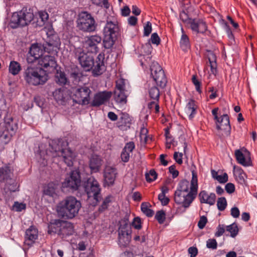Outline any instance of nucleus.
<instances>
[{"instance_id":"bf43d9fd","label":"nucleus","mask_w":257,"mask_h":257,"mask_svg":"<svg viewBox=\"0 0 257 257\" xmlns=\"http://www.w3.org/2000/svg\"><path fill=\"white\" fill-rule=\"evenodd\" d=\"M132 226L136 229H139L141 228V220L139 217H135L132 222Z\"/></svg>"},{"instance_id":"1a4fd4ad","label":"nucleus","mask_w":257,"mask_h":257,"mask_svg":"<svg viewBox=\"0 0 257 257\" xmlns=\"http://www.w3.org/2000/svg\"><path fill=\"white\" fill-rule=\"evenodd\" d=\"M84 190L89 199L92 198L94 202L92 206H95L100 199V194L101 189L98 181L93 177H89L83 184Z\"/></svg>"},{"instance_id":"f3484780","label":"nucleus","mask_w":257,"mask_h":257,"mask_svg":"<svg viewBox=\"0 0 257 257\" xmlns=\"http://www.w3.org/2000/svg\"><path fill=\"white\" fill-rule=\"evenodd\" d=\"M111 91H104L96 93L91 103V106L98 107L108 101L112 96Z\"/></svg>"},{"instance_id":"58836bf2","label":"nucleus","mask_w":257,"mask_h":257,"mask_svg":"<svg viewBox=\"0 0 257 257\" xmlns=\"http://www.w3.org/2000/svg\"><path fill=\"white\" fill-rule=\"evenodd\" d=\"M21 70V66L17 61H11L9 66V71L13 75H17Z\"/></svg>"},{"instance_id":"c85d7f7f","label":"nucleus","mask_w":257,"mask_h":257,"mask_svg":"<svg viewBox=\"0 0 257 257\" xmlns=\"http://www.w3.org/2000/svg\"><path fill=\"white\" fill-rule=\"evenodd\" d=\"M233 173L236 179L239 183L241 184L245 183L246 175L240 167L234 166L233 167Z\"/></svg>"},{"instance_id":"e2e57ef3","label":"nucleus","mask_w":257,"mask_h":257,"mask_svg":"<svg viewBox=\"0 0 257 257\" xmlns=\"http://www.w3.org/2000/svg\"><path fill=\"white\" fill-rule=\"evenodd\" d=\"M121 158L123 162H127L130 159V152L123 149L121 154Z\"/></svg>"},{"instance_id":"6e6d98bb","label":"nucleus","mask_w":257,"mask_h":257,"mask_svg":"<svg viewBox=\"0 0 257 257\" xmlns=\"http://www.w3.org/2000/svg\"><path fill=\"white\" fill-rule=\"evenodd\" d=\"M225 227L222 224H219L216 229V232L215 233V236L216 237L221 236L225 232Z\"/></svg>"},{"instance_id":"dca6fc26","label":"nucleus","mask_w":257,"mask_h":257,"mask_svg":"<svg viewBox=\"0 0 257 257\" xmlns=\"http://www.w3.org/2000/svg\"><path fill=\"white\" fill-rule=\"evenodd\" d=\"M81 203L75 197L70 196L66 197L58 205L57 209H80Z\"/></svg>"},{"instance_id":"774afa93","label":"nucleus","mask_w":257,"mask_h":257,"mask_svg":"<svg viewBox=\"0 0 257 257\" xmlns=\"http://www.w3.org/2000/svg\"><path fill=\"white\" fill-rule=\"evenodd\" d=\"M79 257H94L93 250L89 248L86 252L80 253Z\"/></svg>"},{"instance_id":"a18cd8bd","label":"nucleus","mask_w":257,"mask_h":257,"mask_svg":"<svg viewBox=\"0 0 257 257\" xmlns=\"http://www.w3.org/2000/svg\"><path fill=\"white\" fill-rule=\"evenodd\" d=\"M145 177L147 181L150 183L157 179V174L154 169H152L149 173H146Z\"/></svg>"},{"instance_id":"473e14b6","label":"nucleus","mask_w":257,"mask_h":257,"mask_svg":"<svg viewBox=\"0 0 257 257\" xmlns=\"http://www.w3.org/2000/svg\"><path fill=\"white\" fill-rule=\"evenodd\" d=\"M187 113H189L188 117L190 119H192L196 113L197 105L195 104V101L193 99H190L187 104L186 107Z\"/></svg>"},{"instance_id":"09e8293b","label":"nucleus","mask_w":257,"mask_h":257,"mask_svg":"<svg viewBox=\"0 0 257 257\" xmlns=\"http://www.w3.org/2000/svg\"><path fill=\"white\" fill-rule=\"evenodd\" d=\"M152 50V46L150 43H146L143 45L141 48L142 53H144L143 55H148L147 58H150L149 55L151 54Z\"/></svg>"},{"instance_id":"b1692460","label":"nucleus","mask_w":257,"mask_h":257,"mask_svg":"<svg viewBox=\"0 0 257 257\" xmlns=\"http://www.w3.org/2000/svg\"><path fill=\"white\" fill-rule=\"evenodd\" d=\"M190 23L192 31L197 33H203L207 30L206 24L202 20L194 19Z\"/></svg>"},{"instance_id":"bb28decb","label":"nucleus","mask_w":257,"mask_h":257,"mask_svg":"<svg viewBox=\"0 0 257 257\" xmlns=\"http://www.w3.org/2000/svg\"><path fill=\"white\" fill-rule=\"evenodd\" d=\"M53 96L56 101L61 105H64L67 101V96L63 89L59 88L53 92Z\"/></svg>"},{"instance_id":"9b49d317","label":"nucleus","mask_w":257,"mask_h":257,"mask_svg":"<svg viewBox=\"0 0 257 257\" xmlns=\"http://www.w3.org/2000/svg\"><path fill=\"white\" fill-rule=\"evenodd\" d=\"M81 184V177L80 172L78 170L72 171L65 178L62 183V188L63 191L66 189L70 192H74L78 189Z\"/></svg>"},{"instance_id":"0e129e2a","label":"nucleus","mask_w":257,"mask_h":257,"mask_svg":"<svg viewBox=\"0 0 257 257\" xmlns=\"http://www.w3.org/2000/svg\"><path fill=\"white\" fill-rule=\"evenodd\" d=\"M216 180L220 183H225L228 181V175L226 173H224L222 176L218 175L216 177Z\"/></svg>"},{"instance_id":"338daca9","label":"nucleus","mask_w":257,"mask_h":257,"mask_svg":"<svg viewBox=\"0 0 257 257\" xmlns=\"http://www.w3.org/2000/svg\"><path fill=\"white\" fill-rule=\"evenodd\" d=\"M135 145L134 143L133 142H130L125 145L123 150L131 153L132 152L133 150L135 149Z\"/></svg>"},{"instance_id":"ddd939ff","label":"nucleus","mask_w":257,"mask_h":257,"mask_svg":"<svg viewBox=\"0 0 257 257\" xmlns=\"http://www.w3.org/2000/svg\"><path fill=\"white\" fill-rule=\"evenodd\" d=\"M151 75L156 83L161 88H164L167 84V79L164 70L158 63H154L151 67Z\"/></svg>"},{"instance_id":"79ce46f5","label":"nucleus","mask_w":257,"mask_h":257,"mask_svg":"<svg viewBox=\"0 0 257 257\" xmlns=\"http://www.w3.org/2000/svg\"><path fill=\"white\" fill-rule=\"evenodd\" d=\"M10 119H11V122H10L9 121L7 122L6 120H5L6 125L5 126V130L6 131H8V132H9L10 133H11V134H12L13 135L15 134V132L17 130L18 126L16 123H14L13 124V119L12 117L10 118Z\"/></svg>"},{"instance_id":"4d7b16f0","label":"nucleus","mask_w":257,"mask_h":257,"mask_svg":"<svg viewBox=\"0 0 257 257\" xmlns=\"http://www.w3.org/2000/svg\"><path fill=\"white\" fill-rule=\"evenodd\" d=\"M158 199L163 205H167L169 202V199L163 193H160L158 195Z\"/></svg>"},{"instance_id":"603ef678","label":"nucleus","mask_w":257,"mask_h":257,"mask_svg":"<svg viewBox=\"0 0 257 257\" xmlns=\"http://www.w3.org/2000/svg\"><path fill=\"white\" fill-rule=\"evenodd\" d=\"M206 246L208 248L215 249L217 246V243L215 239H209L206 242Z\"/></svg>"},{"instance_id":"49530a36","label":"nucleus","mask_w":257,"mask_h":257,"mask_svg":"<svg viewBox=\"0 0 257 257\" xmlns=\"http://www.w3.org/2000/svg\"><path fill=\"white\" fill-rule=\"evenodd\" d=\"M115 87L114 91H126L125 90V82L123 79H119L116 81Z\"/></svg>"},{"instance_id":"423d86ee","label":"nucleus","mask_w":257,"mask_h":257,"mask_svg":"<svg viewBox=\"0 0 257 257\" xmlns=\"http://www.w3.org/2000/svg\"><path fill=\"white\" fill-rule=\"evenodd\" d=\"M34 14L31 9L23 8L21 11L13 14L9 23L12 29L28 26L33 20Z\"/></svg>"},{"instance_id":"7ed1b4c3","label":"nucleus","mask_w":257,"mask_h":257,"mask_svg":"<svg viewBox=\"0 0 257 257\" xmlns=\"http://www.w3.org/2000/svg\"><path fill=\"white\" fill-rule=\"evenodd\" d=\"M24 78L30 85H42L48 80L46 71L42 68L27 66L24 71Z\"/></svg>"},{"instance_id":"f03ea898","label":"nucleus","mask_w":257,"mask_h":257,"mask_svg":"<svg viewBox=\"0 0 257 257\" xmlns=\"http://www.w3.org/2000/svg\"><path fill=\"white\" fill-rule=\"evenodd\" d=\"M74 57L78 63L85 71H92L93 76L102 74L106 70L104 65V54L99 53L95 59L93 56L88 52H85L81 48H75Z\"/></svg>"},{"instance_id":"37998d69","label":"nucleus","mask_w":257,"mask_h":257,"mask_svg":"<svg viewBox=\"0 0 257 257\" xmlns=\"http://www.w3.org/2000/svg\"><path fill=\"white\" fill-rule=\"evenodd\" d=\"M189 182L186 180H182L179 184V187L176 191H180L181 192L189 193Z\"/></svg>"},{"instance_id":"f704fd0d","label":"nucleus","mask_w":257,"mask_h":257,"mask_svg":"<svg viewBox=\"0 0 257 257\" xmlns=\"http://www.w3.org/2000/svg\"><path fill=\"white\" fill-rule=\"evenodd\" d=\"M181 30L183 34L180 42V47L183 51H186L190 47L189 39L187 35L184 33L183 28L181 29Z\"/></svg>"},{"instance_id":"7c9ffc66","label":"nucleus","mask_w":257,"mask_h":257,"mask_svg":"<svg viewBox=\"0 0 257 257\" xmlns=\"http://www.w3.org/2000/svg\"><path fill=\"white\" fill-rule=\"evenodd\" d=\"M57 188L56 184L50 182L44 187L43 193L46 195L54 197L56 195Z\"/></svg>"},{"instance_id":"864d4df0","label":"nucleus","mask_w":257,"mask_h":257,"mask_svg":"<svg viewBox=\"0 0 257 257\" xmlns=\"http://www.w3.org/2000/svg\"><path fill=\"white\" fill-rule=\"evenodd\" d=\"M192 81L193 83L194 84L196 87V91L198 92L199 93H201V90L200 88L201 82L197 80L196 75H193L192 78Z\"/></svg>"},{"instance_id":"a211bd4d","label":"nucleus","mask_w":257,"mask_h":257,"mask_svg":"<svg viewBox=\"0 0 257 257\" xmlns=\"http://www.w3.org/2000/svg\"><path fill=\"white\" fill-rule=\"evenodd\" d=\"M131 230L128 225L125 224L121 225L118 230V242L121 246H125L131 240Z\"/></svg>"},{"instance_id":"f8f14e48","label":"nucleus","mask_w":257,"mask_h":257,"mask_svg":"<svg viewBox=\"0 0 257 257\" xmlns=\"http://www.w3.org/2000/svg\"><path fill=\"white\" fill-rule=\"evenodd\" d=\"M92 91L85 85L73 89L72 99L74 102L82 105L89 103Z\"/></svg>"},{"instance_id":"4c0bfd02","label":"nucleus","mask_w":257,"mask_h":257,"mask_svg":"<svg viewBox=\"0 0 257 257\" xmlns=\"http://www.w3.org/2000/svg\"><path fill=\"white\" fill-rule=\"evenodd\" d=\"M235 156L237 162L244 166L250 165L249 161H246L243 153L239 150H237L235 152Z\"/></svg>"},{"instance_id":"20e7f679","label":"nucleus","mask_w":257,"mask_h":257,"mask_svg":"<svg viewBox=\"0 0 257 257\" xmlns=\"http://www.w3.org/2000/svg\"><path fill=\"white\" fill-rule=\"evenodd\" d=\"M198 190V179L196 174L193 171L191 181L190 190L189 193L176 191L174 200L177 204L184 208L188 207L197 195Z\"/></svg>"},{"instance_id":"a878e982","label":"nucleus","mask_w":257,"mask_h":257,"mask_svg":"<svg viewBox=\"0 0 257 257\" xmlns=\"http://www.w3.org/2000/svg\"><path fill=\"white\" fill-rule=\"evenodd\" d=\"M38 237V230L34 226H31L26 232V243L30 245Z\"/></svg>"},{"instance_id":"e433bc0d","label":"nucleus","mask_w":257,"mask_h":257,"mask_svg":"<svg viewBox=\"0 0 257 257\" xmlns=\"http://www.w3.org/2000/svg\"><path fill=\"white\" fill-rule=\"evenodd\" d=\"M47 35L48 38L46 43L53 44L54 48H56V46H60V40L57 34L54 33L49 34V33H47Z\"/></svg>"},{"instance_id":"0eeeda50","label":"nucleus","mask_w":257,"mask_h":257,"mask_svg":"<svg viewBox=\"0 0 257 257\" xmlns=\"http://www.w3.org/2000/svg\"><path fill=\"white\" fill-rule=\"evenodd\" d=\"M48 233H57L62 237L71 235L74 232V226L70 222L55 219L48 225Z\"/></svg>"},{"instance_id":"69168bd1","label":"nucleus","mask_w":257,"mask_h":257,"mask_svg":"<svg viewBox=\"0 0 257 257\" xmlns=\"http://www.w3.org/2000/svg\"><path fill=\"white\" fill-rule=\"evenodd\" d=\"M188 253L190 257H195L198 253V249L196 247L191 246L188 249Z\"/></svg>"},{"instance_id":"5701e85b","label":"nucleus","mask_w":257,"mask_h":257,"mask_svg":"<svg viewBox=\"0 0 257 257\" xmlns=\"http://www.w3.org/2000/svg\"><path fill=\"white\" fill-rule=\"evenodd\" d=\"M102 165V159L97 155H92L89 162V167L90 168L91 173L98 172L100 170Z\"/></svg>"},{"instance_id":"f257e3e1","label":"nucleus","mask_w":257,"mask_h":257,"mask_svg":"<svg viewBox=\"0 0 257 257\" xmlns=\"http://www.w3.org/2000/svg\"><path fill=\"white\" fill-rule=\"evenodd\" d=\"M0 185L7 204L5 207H12V209L26 208V204L25 203L18 201L13 203L14 197L12 193L17 191L19 186L14 177L13 170L9 165H6L0 167Z\"/></svg>"},{"instance_id":"2f4dec72","label":"nucleus","mask_w":257,"mask_h":257,"mask_svg":"<svg viewBox=\"0 0 257 257\" xmlns=\"http://www.w3.org/2000/svg\"><path fill=\"white\" fill-rule=\"evenodd\" d=\"M81 73L77 67L72 68L69 71V77L74 83H78L80 81Z\"/></svg>"},{"instance_id":"c756f323","label":"nucleus","mask_w":257,"mask_h":257,"mask_svg":"<svg viewBox=\"0 0 257 257\" xmlns=\"http://www.w3.org/2000/svg\"><path fill=\"white\" fill-rule=\"evenodd\" d=\"M78 210H57L58 215L64 219H72L78 213Z\"/></svg>"},{"instance_id":"39448f33","label":"nucleus","mask_w":257,"mask_h":257,"mask_svg":"<svg viewBox=\"0 0 257 257\" xmlns=\"http://www.w3.org/2000/svg\"><path fill=\"white\" fill-rule=\"evenodd\" d=\"M119 32V28L117 22L116 20L112 21L107 20L103 31V43L105 48L110 49L112 47Z\"/></svg>"},{"instance_id":"ea45409f","label":"nucleus","mask_w":257,"mask_h":257,"mask_svg":"<svg viewBox=\"0 0 257 257\" xmlns=\"http://www.w3.org/2000/svg\"><path fill=\"white\" fill-rule=\"evenodd\" d=\"M53 45L52 44H49L47 43L43 44L42 45L43 51L49 54L54 55L57 54L58 53V50L59 48V46H56V48H54Z\"/></svg>"},{"instance_id":"4468645a","label":"nucleus","mask_w":257,"mask_h":257,"mask_svg":"<svg viewBox=\"0 0 257 257\" xmlns=\"http://www.w3.org/2000/svg\"><path fill=\"white\" fill-rule=\"evenodd\" d=\"M38 64L45 71L53 72L55 71L58 65L55 58L51 55H43L39 59Z\"/></svg>"},{"instance_id":"c9c22d12","label":"nucleus","mask_w":257,"mask_h":257,"mask_svg":"<svg viewBox=\"0 0 257 257\" xmlns=\"http://www.w3.org/2000/svg\"><path fill=\"white\" fill-rule=\"evenodd\" d=\"M4 125H0V140L6 144L10 141L13 135L8 131L4 130Z\"/></svg>"},{"instance_id":"aec40b11","label":"nucleus","mask_w":257,"mask_h":257,"mask_svg":"<svg viewBox=\"0 0 257 257\" xmlns=\"http://www.w3.org/2000/svg\"><path fill=\"white\" fill-rule=\"evenodd\" d=\"M216 128L217 130H223L226 135H229L231 126L229 116L227 114H223L216 120Z\"/></svg>"},{"instance_id":"de8ad7c7","label":"nucleus","mask_w":257,"mask_h":257,"mask_svg":"<svg viewBox=\"0 0 257 257\" xmlns=\"http://www.w3.org/2000/svg\"><path fill=\"white\" fill-rule=\"evenodd\" d=\"M155 218L160 224L163 223L166 218L165 212L163 210L158 211L156 213Z\"/></svg>"},{"instance_id":"6ab92c4d","label":"nucleus","mask_w":257,"mask_h":257,"mask_svg":"<svg viewBox=\"0 0 257 257\" xmlns=\"http://www.w3.org/2000/svg\"><path fill=\"white\" fill-rule=\"evenodd\" d=\"M101 37L99 36H91L85 41L86 47L91 53H96L99 50L97 46L101 43Z\"/></svg>"},{"instance_id":"393cba45","label":"nucleus","mask_w":257,"mask_h":257,"mask_svg":"<svg viewBox=\"0 0 257 257\" xmlns=\"http://www.w3.org/2000/svg\"><path fill=\"white\" fill-rule=\"evenodd\" d=\"M132 119L127 113H122L117 122V127L121 130H126L130 127Z\"/></svg>"},{"instance_id":"72a5a7b5","label":"nucleus","mask_w":257,"mask_h":257,"mask_svg":"<svg viewBox=\"0 0 257 257\" xmlns=\"http://www.w3.org/2000/svg\"><path fill=\"white\" fill-rule=\"evenodd\" d=\"M56 73L55 74L56 81L61 85H64L68 83V79L66 77L64 72L59 71L57 68L55 69Z\"/></svg>"},{"instance_id":"680f3d73","label":"nucleus","mask_w":257,"mask_h":257,"mask_svg":"<svg viewBox=\"0 0 257 257\" xmlns=\"http://www.w3.org/2000/svg\"><path fill=\"white\" fill-rule=\"evenodd\" d=\"M226 191L229 194L232 193L235 190V186L231 183H228L225 186Z\"/></svg>"},{"instance_id":"5fc2aeb1","label":"nucleus","mask_w":257,"mask_h":257,"mask_svg":"<svg viewBox=\"0 0 257 257\" xmlns=\"http://www.w3.org/2000/svg\"><path fill=\"white\" fill-rule=\"evenodd\" d=\"M39 17L44 24L47 22L49 15L46 11H40L39 12Z\"/></svg>"},{"instance_id":"4be33fe9","label":"nucleus","mask_w":257,"mask_h":257,"mask_svg":"<svg viewBox=\"0 0 257 257\" xmlns=\"http://www.w3.org/2000/svg\"><path fill=\"white\" fill-rule=\"evenodd\" d=\"M198 198L201 203L208 204L212 205L216 201V195L214 193L208 194L206 191H201L198 195Z\"/></svg>"},{"instance_id":"cd10ccee","label":"nucleus","mask_w":257,"mask_h":257,"mask_svg":"<svg viewBox=\"0 0 257 257\" xmlns=\"http://www.w3.org/2000/svg\"><path fill=\"white\" fill-rule=\"evenodd\" d=\"M126 91H114L113 98L115 101L120 104L123 105L127 102V95L125 94Z\"/></svg>"},{"instance_id":"052dcab7","label":"nucleus","mask_w":257,"mask_h":257,"mask_svg":"<svg viewBox=\"0 0 257 257\" xmlns=\"http://www.w3.org/2000/svg\"><path fill=\"white\" fill-rule=\"evenodd\" d=\"M151 40L152 43L154 44L158 45L160 43V38L157 33L152 34Z\"/></svg>"},{"instance_id":"c03bdc74","label":"nucleus","mask_w":257,"mask_h":257,"mask_svg":"<svg viewBox=\"0 0 257 257\" xmlns=\"http://www.w3.org/2000/svg\"><path fill=\"white\" fill-rule=\"evenodd\" d=\"M226 229L230 233V236L232 237L236 236L238 232V226L235 223H233L229 225L226 226Z\"/></svg>"},{"instance_id":"9d476101","label":"nucleus","mask_w":257,"mask_h":257,"mask_svg":"<svg viewBox=\"0 0 257 257\" xmlns=\"http://www.w3.org/2000/svg\"><path fill=\"white\" fill-rule=\"evenodd\" d=\"M50 147L51 149V151L54 153V154L53 155V157L61 156L64 162L68 166H73L75 154L69 149H62L59 144L54 142L50 144Z\"/></svg>"},{"instance_id":"8fccbe9b","label":"nucleus","mask_w":257,"mask_h":257,"mask_svg":"<svg viewBox=\"0 0 257 257\" xmlns=\"http://www.w3.org/2000/svg\"><path fill=\"white\" fill-rule=\"evenodd\" d=\"M217 205L218 209H225L227 206V202L224 197L219 198L217 202Z\"/></svg>"},{"instance_id":"3c124183","label":"nucleus","mask_w":257,"mask_h":257,"mask_svg":"<svg viewBox=\"0 0 257 257\" xmlns=\"http://www.w3.org/2000/svg\"><path fill=\"white\" fill-rule=\"evenodd\" d=\"M114 198L112 196H108L106 197L102 202L101 205L102 209H107L109 206V204L112 202Z\"/></svg>"},{"instance_id":"6e6552de","label":"nucleus","mask_w":257,"mask_h":257,"mask_svg":"<svg viewBox=\"0 0 257 257\" xmlns=\"http://www.w3.org/2000/svg\"><path fill=\"white\" fill-rule=\"evenodd\" d=\"M77 28L84 32H94L97 24L92 15L87 12H81L79 14L76 21Z\"/></svg>"},{"instance_id":"2eb2a0df","label":"nucleus","mask_w":257,"mask_h":257,"mask_svg":"<svg viewBox=\"0 0 257 257\" xmlns=\"http://www.w3.org/2000/svg\"><path fill=\"white\" fill-rule=\"evenodd\" d=\"M43 49L42 45L35 43L31 45L27 55V61L28 63H33L43 56Z\"/></svg>"},{"instance_id":"13d9d810","label":"nucleus","mask_w":257,"mask_h":257,"mask_svg":"<svg viewBox=\"0 0 257 257\" xmlns=\"http://www.w3.org/2000/svg\"><path fill=\"white\" fill-rule=\"evenodd\" d=\"M152 32V24L150 22H148L144 27V35L145 36H148Z\"/></svg>"},{"instance_id":"412c9836","label":"nucleus","mask_w":257,"mask_h":257,"mask_svg":"<svg viewBox=\"0 0 257 257\" xmlns=\"http://www.w3.org/2000/svg\"><path fill=\"white\" fill-rule=\"evenodd\" d=\"M117 174L115 168L110 166H106L103 172V177L105 183L108 185H112L114 184Z\"/></svg>"},{"instance_id":"a19ab883","label":"nucleus","mask_w":257,"mask_h":257,"mask_svg":"<svg viewBox=\"0 0 257 257\" xmlns=\"http://www.w3.org/2000/svg\"><path fill=\"white\" fill-rule=\"evenodd\" d=\"M149 95L151 99L159 102L160 98V91L157 87L153 86L149 90Z\"/></svg>"}]
</instances>
